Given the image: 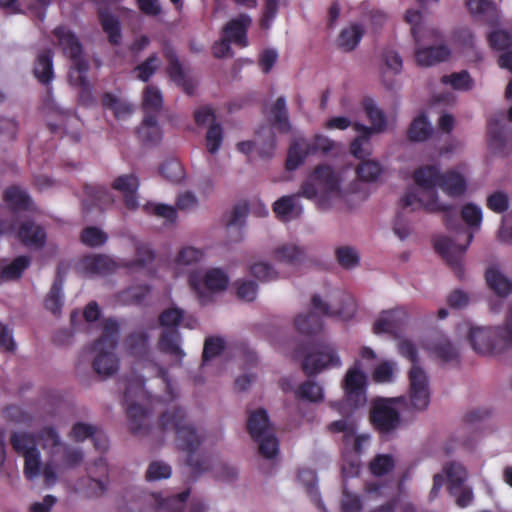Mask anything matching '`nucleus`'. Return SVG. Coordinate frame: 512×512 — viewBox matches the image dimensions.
Masks as SVG:
<instances>
[{
  "label": "nucleus",
  "mask_w": 512,
  "mask_h": 512,
  "mask_svg": "<svg viewBox=\"0 0 512 512\" xmlns=\"http://www.w3.org/2000/svg\"><path fill=\"white\" fill-rule=\"evenodd\" d=\"M415 184L423 191L426 199L418 196L414 189H409L400 199L402 208L412 207V210L423 208L427 212H444V223L447 229H456L458 225V211L439 202L435 190L439 187L450 197H458L466 191L465 178L456 171L441 173L436 165H425L413 172Z\"/></svg>",
  "instance_id": "f257e3e1"
},
{
  "label": "nucleus",
  "mask_w": 512,
  "mask_h": 512,
  "mask_svg": "<svg viewBox=\"0 0 512 512\" xmlns=\"http://www.w3.org/2000/svg\"><path fill=\"white\" fill-rule=\"evenodd\" d=\"M158 426L162 432H174L177 445L188 456L186 463L192 469L196 477L208 470L210 461L207 457H196L195 452L203 441V436L186 422V412L180 406H175L164 411L158 420Z\"/></svg>",
  "instance_id": "f03ea898"
},
{
  "label": "nucleus",
  "mask_w": 512,
  "mask_h": 512,
  "mask_svg": "<svg viewBox=\"0 0 512 512\" xmlns=\"http://www.w3.org/2000/svg\"><path fill=\"white\" fill-rule=\"evenodd\" d=\"M338 305H330L323 301L317 294L313 295L311 299L312 308L315 312L307 314H300L295 319L296 330L306 336H314L321 332L323 323L320 316L337 317L341 320H350L356 313V301L348 293L339 292L337 296Z\"/></svg>",
  "instance_id": "7ed1b4c3"
},
{
  "label": "nucleus",
  "mask_w": 512,
  "mask_h": 512,
  "mask_svg": "<svg viewBox=\"0 0 512 512\" xmlns=\"http://www.w3.org/2000/svg\"><path fill=\"white\" fill-rule=\"evenodd\" d=\"M63 54L73 62L69 72L72 85L81 89V97H91L92 87L87 78L88 62L83 57V47L78 37L66 26H58L53 30Z\"/></svg>",
  "instance_id": "20e7f679"
},
{
  "label": "nucleus",
  "mask_w": 512,
  "mask_h": 512,
  "mask_svg": "<svg viewBox=\"0 0 512 512\" xmlns=\"http://www.w3.org/2000/svg\"><path fill=\"white\" fill-rule=\"evenodd\" d=\"M189 495V489L164 496L162 493H146L134 487L125 492L124 503L119 504V509L121 512H146L147 505L153 504L157 512H182Z\"/></svg>",
  "instance_id": "39448f33"
},
{
  "label": "nucleus",
  "mask_w": 512,
  "mask_h": 512,
  "mask_svg": "<svg viewBox=\"0 0 512 512\" xmlns=\"http://www.w3.org/2000/svg\"><path fill=\"white\" fill-rule=\"evenodd\" d=\"M119 333L120 325L115 318L104 320L102 334L92 346V351L96 353L93 368L97 374L110 376L117 372L119 359L115 354V349Z\"/></svg>",
  "instance_id": "423d86ee"
},
{
  "label": "nucleus",
  "mask_w": 512,
  "mask_h": 512,
  "mask_svg": "<svg viewBox=\"0 0 512 512\" xmlns=\"http://www.w3.org/2000/svg\"><path fill=\"white\" fill-rule=\"evenodd\" d=\"M362 107L371 127L361 123H355L353 128L359 135L350 144V153L357 159H365L371 154L370 138L373 132H383L387 127V118L385 113L377 107L374 100L370 97L364 98Z\"/></svg>",
  "instance_id": "0eeeda50"
},
{
  "label": "nucleus",
  "mask_w": 512,
  "mask_h": 512,
  "mask_svg": "<svg viewBox=\"0 0 512 512\" xmlns=\"http://www.w3.org/2000/svg\"><path fill=\"white\" fill-rule=\"evenodd\" d=\"M295 357L303 358L301 367L308 377L315 376L325 369L341 366V359L333 345L314 344L312 340L298 345Z\"/></svg>",
  "instance_id": "6e6552de"
},
{
  "label": "nucleus",
  "mask_w": 512,
  "mask_h": 512,
  "mask_svg": "<svg viewBox=\"0 0 512 512\" xmlns=\"http://www.w3.org/2000/svg\"><path fill=\"white\" fill-rule=\"evenodd\" d=\"M324 197L340 194V180L335 171L329 165H318L314 168L309 178L302 183L300 191L296 195L307 199H315L318 193Z\"/></svg>",
  "instance_id": "1a4fd4ad"
},
{
  "label": "nucleus",
  "mask_w": 512,
  "mask_h": 512,
  "mask_svg": "<svg viewBox=\"0 0 512 512\" xmlns=\"http://www.w3.org/2000/svg\"><path fill=\"white\" fill-rule=\"evenodd\" d=\"M393 399H376L371 407L370 422L380 434H389L401 424L399 411L393 406Z\"/></svg>",
  "instance_id": "9d476101"
},
{
  "label": "nucleus",
  "mask_w": 512,
  "mask_h": 512,
  "mask_svg": "<svg viewBox=\"0 0 512 512\" xmlns=\"http://www.w3.org/2000/svg\"><path fill=\"white\" fill-rule=\"evenodd\" d=\"M472 239V233L467 234V242L465 245L457 244L446 236H438L434 239L435 251L445 260L459 279L464 275L462 258L472 242Z\"/></svg>",
  "instance_id": "9b49d317"
},
{
  "label": "nucleus",
  "mask_w": 512,
  "mask_h": 512,
  "mask_svg": "<svg viewBox=\"0 0 512 512\" xmlns=\"http://www.w3.org/2000/svg\"><path fill=\"white\" fill-rule=\"evenodd\" d=\"M505 114L499 112L488 121V145L493 153L507 156L512 151V130L505 125Z\"/></svg>",
  "instance_id": "f8f14e48"
},
{
  "label": "nucleus",
  "mask_w": 512,
  "mask_h": 512,
  "mask_svg": "<svg viewBox=\"0 0 512 512\" xmlns=\"http://www.w3.org/2000/svg\"><path fill=\"white\" fill-rule=\"evenodd\" d=\"M367 377L358 367L350 368L343 381L345 404L352 410L365 405Z\"/></svg>",
  "instance_id": "ddd939ff"
},
{
  "label": "nucleus",
  "mask_w": 512,
  "mask_h": 512,
  "mask_svg": "<svg viewBox=\"0 0 512 512\" xmlns=\"http://www.w3.org/2000/svg\"><path fill=\"white\" fill-rule=\"evenodd\" d=\"M410 402L414 409L425 410L430 403L429 381L420 366L411 367L409 371Z\"/></svg>",
  "instance_id": "4468645a"
},
{
  "label": "nucleus",
  "mask_w": 512,
  "mask_h": 512,
  "mask_svg": "<svg viewBox=\"0 0 512 512\" xmlns=\"http://www.w3.org/2000/svg\"><path fill=\"white\" fill-rule=\"evenodd\" d=\"M408 314L403 308H396L384 311L380 318L374 323L373 332L375 334L388 333L398 338L406 326Z\"/></svg>",
  "instance_id": "2eb2a0df"
},
{
  "label": "nucleus",
  "mask_w": 512,
  "mask_h": 512,
  "mask_svg": "<svg viewBox=\"0 0 512 512\" xmlns=\"http://www.w3.org/2000/svg\"><path fill=\"white\" fill-rule=\"evenodd\" d=\"M252 25V18L245 13L230 19L222 28V35L240 48L249 45L248 30Z\"/></svg>",
  "instance_id": "dca6fc26"
},
{
  "label": "nucleus",
  "mask_w": 512,
  "mask_h": 512,
  "mask_svg": "<svg viewBox=\"0 0 512 512\" xmlns=\"http://www.w3.org/2000/svg\"><path fill=\"white\" fill-rule=\"evenodd\" d=\"M132 388L133 385L128 384L123 395V401L127 405L126 413L129 421L130 432L137 436L146 435L149 432V428L144 425V422L148 417V411L137 403H129Z\"/></svg>",
  "instance_id": "f3484780"
},
{
  "label": "nucleus",
  "mask_w": 512,
  "mask_h": 512,
  "mask_svg": "<svg viewBox=\"0 0 512 512\" xmlns=\"http://www.w3.org/2000/svg\"><path fill=\"white\" fill-rule=\"evenodd\" d=\"M16 236L24 246L32 249H42L47 240L44 227L33 220L22 222L17 229Z\"/></svg>",
  "instance_id": "a211bd4d"
},
{
  "label": "nucleus",
  "mask_w": 512,
  "mask_h": 512,
  "mask_svg": "<svg viewBox=\"0 0 512 512\" xmlns=\"http://www.w3.org/2000/svg\"><path fill=\"white\" fill-rule=\"evenodd\" d=\"M89 474L88 495L102 496L107 491L108 466L103 457H99L87 468Z\"/></svg>",
  "instance_id": "6ab92c4d"
},
{
  "label": "nucleus",
  "mask_w": 512,
  "mask_h": 512,
  "mask_svg": "<svg viewBox=\"0 0 512 512\" xmlns=\"http://www.w3.org/2000/svg\"><path fill=\"white\" fill-rule=\"evenodd\" d=\"M424 38L415 43V59L419 66H432L443 62L450 56V50L446 45H424Z\"/></svg>",
  "instance_id": "aec40b11"
},
{
  "label": "nucleus",
  "mask_w": 512,
  "mask_h": 512,
  "mask_svg": "<svg viewBox=\"0 0 512 512\" xmlns=\"http://www.w3.org/2000/svg\"><path fill=\"white\" fill-rule=\"evenodd\" d=\"M112 188L123 193L125 207L129 210L138 208L137 191L139 179L134 174L121 175L112 183Z\"/></svg>",
  "instance_id": "412c9836"
},
{
  "label": "nucleus",
  "mask_w": 512,
  "mask_h": 512,
  "mask_svg": "<svg viewBox=\"0 0 512 512\" xmlns=\"http://www.w3.org/2000/svg\"><path fill=\"white\" fill-rule=\"evenodd\" d=\"M84 194L86 199L83 201V206L87 211L93 207L104 210L114 203L113 194L105 186L86 184Z\"/></svg>",
  "instance_id": "4be33fe9"
},
{
  "label": "nucleus",
  "mask_w": 512,
  "mask_h": 512,
  "mask_svg": "<svg viewBox=\"0 0 512 512\" xmlns=\"http://www.w3.org/2000/svg\"><path fill=\"white\" fill-rule=\"evenodd\" d=\"M84 270L91 274L108 275L114 273L122 263L118 264L113 258L104 254L86 256L82 260Z\"/></svg>",
  "instance_id": "5701e85b"
},
{
  "label": "nucleus",
  "mask_w": 512,
  "mask_h": 512,
  "mask_svg": "<svg viewBox=\"0 0 512 512\" xmlns=\"http://www.w3.org/2000/svg\"><path fill=\"white\" fill-rule=\"evenodd\" d=\"M469 342L475 352L481 355H496L492 327L471 328Z\"/></svg>",
  "instance_id": "b1692460"
},
{
  "label": "nucleus",
  "mask_w": 512,
  "mask_h": 512,
  "mask_svg": "<svg viewBox=\"0 0 512 512\" xmlns=\"http://www.w3.org/2000/svg\"><path fill=\"white\" fill-rule=\"evenodd\" d=\"M139 140L148 146L158 145L163 137L162 129L158 124L156 115L144 116L140 126L136 130Z\"/></svg>",
  "instance_id": "393cba45"
},
{
  "label": "nucleus",
  "mask_w": 512,
  "mask_h": 512,
  "mask_svg": "<svg viewBox=\"0 0 512 512\" xmlns=\"http://www.w3.org/2000/svg\"><path fill=\"white\" fill-rule=\"evenodd\" d=\"M33 74L43 85H49L54 79L53 52L50 49L41 51L35 60Z\"/></svg>",
  "instance_id": "a878e982"
},
{
  "label": "nucleus",
  "mask_w": 512,
  "mask_h": 512,
  "mask_svg": "<svg viewBox=\"0 0 512 512\" xmlns=\"http://www.w3.org/2000/svg\"><path fill=\"white\" fill-rule=\"evenodd\" d=\"M495 354H501L512 348V306L502 325L492 327Z\"/></svg>",
  "instance_id": "bb28decb"
},
{
  "label": "nucleus",
  "mask_w": 512,
  "mask_h": 512,
  "mask_svg": "<svg viewBox=\"0 0 512 512\" xmlns=\"http://www.w3.org/2000/svg\"><path fill=\"white\" fill-rule=\"evenodd\" d=\"M98 20L103 31L108 36L109 43L113 46L119 45L122 39V32L118 17L108 9H100L98 11Z\"/></svg>",
  "instance_id": "cd10ccee"
},
{
  "label": "nucleus",
  "mask_w": 512,
  "mask_h": 512,
  "mask_svg": "<svg viewBox=\"0 0 512 512\" xmlns=\"http://www.w3.org/2000/svg\"><path fill=\"white\" fill-rule=\"evenodd\" d=\"M63 273L62 265L60 264L57 267V274L54 282L44 301L45 308L54 315L59 314L63 306Z\"/></svg>",
  "instance_id": "c85d7f7f"
},
{
  "label": "nucleus",
  "mask_w": 512,
  "mask_h": 512,
  "mask_svg": "<svg viewBox=\"0 0 512 512\" xmlns=\"http://www.w3.org/2000/svg\"><path fill=\"white\" fill-rule=\"evenodd\" d=\"M180 342L181 335L178 329H164L160 336L158 346L161 352L169 354L181 361L185 353L180 346Z\"/></svg>",
  "instance_id": "c756f323"
},
{
  "label": "nucleus",
  "mask_w": 512,
  "mask_h": 512,
  "mask_svg": "<svg viewBox=\"0 0 512 512\" xmlns=\"http://www.w3.org/2000/svg\"><path fill=\"white\" fill-rule=\"evenodd\" d=\"M423 15L418 10H407L405 13V21L411 25V34L414 38L415 43H418L426 37L433 38V40H437L439 34L434 29H427L423 26L422 23Z\"/></svg>",
  "instance_id": "7c9ffc66"
},
{
  "label": "nucleus",
  "mask_w": 512,
  "mask_h": 512,
  "mask_svg": "<svg viewBox=\"0 0 512 512\" xmlns=\"http://www.w3.org/2000/svg\"><path fill=\"white\" fill-rule=\"evenodd\" d=\"M3 198L14 212L30 211L33 208V202L29 194L18 186L8 187L4 191Z\"/></svg>",
  "instance_id": "2f4dec72"
},
{
  "label": "nucleus",
  "mask_w": 512,
  "mask_h": 512,
  "mask_svg": "<svg viewBox=\"0 0 512 512\" xmlns=\"http://www.w3.org/2000/svg\"><path fill=\"white\" fill-rule=\"evenodd\" d=\"M485 279L488 287L501 298H506L512 292V281L495 267L487 269Z\"/></svg>",
  "instance_id": "473e14b6"
},
{
  "label": "nucleus",
  "mask_w": 512,
  "mask_h": 512,
  "mask_svg": "<svg viewBox=\"0 0 512 512\" xmlns=\"http://www.w3.org/2000/svg\"><path fill=\"white\" fill-rule=\"evenodd\" d=\"M270 122L281 133H289L291 124L288 117L286 99L280 96L270 108Z\"/></svg>",
  "instance_id": "72a5a7b5"
},
{
  "label": "nucleus",
  "mask_w": 512,
  "mask_h": 512,
  "mask_svg": "<svg viewBox=\"0 0 512 512\" xmlns=\"http://www.w3.org/2000/svg\"><path fill=\"white\" fill-rule=\"evenodd\" d=\"M433 133V127L425 113H421L413 119L407 130V138L411 142H424Z\"/></svg>",
  "instance_id": "f704fd0d"
},
{
  "label": "nucleus",
  "mask_w": 512,
  "mask_h": 512,
  "mask_svg": "<svg viewBox=\"0 0 512 512\" xmlns=\"http://www.w3.org/2000/svg\"><path fill=\"white\" fill-rule=\"evenodd\" d=\"M104 109L110 110L116 119H124L133 112V106L111 92H105L101 97Z\"/></svg>",
  "instance_id": "c9c22d12"
},
{
  "label": "nucleus",
  "mask_w": 512,
  "mask_h": 512,
  "mask_svg": "<svg viewBox=\"0 0 512 512\" xmlns=\"http://www.w3.org/2000/svg\"><path fill=\"white\" fill-rule=\"evenodd\" d=\"M310 153V143L305 141H294L288 149L285 168L288 171L296 170L300 165L304 163L306 157Z\"/></svg>",
  "instance_id": "e433bc0d"
},
{
  "label": "nucleus",
  "mask_w": 512,
  "mask_h": 512,
  "mask_svg": "<svg viewBox=\"0 0 512 512\" xmlns=\"http://www.w3.org/2000/svg\"><path fill=\"white\" fill-rule=\"evenodd\" d=\"M247 430L252 439H257L271 431L266 410L260 408L251 412L247 421Z\"/></svg>",
  "instance_id": "4c0bfd02"
},
{
  "label": "nucleus",
  "mask_w": 512,
  "mask_h": 512,
  "mask_svg": "<svg viewBox=\"0 0 512 512\" xmlns=\"http://www.w3.org/2000/svg\"><path fill=\"white\" fill-rule=\"evenodd\" d=\"M163 107V97L159 89L149 85L143 92L142 109L144 116L156 115L158 117Z\"/></svg>",
  "instance_id": "58836bf2"
},
{
  "label": "nucleus",
  "mask_w": 512,
  "mask_h": 512,
  "mask_svg": "<svg viewBox=\"0 0 512 512\" xmlns=\"http://www.w3.org/2000/svg\"><path fill=\"white\" fill-rule=\"evenodd\" d=\"M296 195L282 196L273 204V212L281 221H288L294 214L298 217L301 214V207H296Z\"/></svg>",
  "instance_id": "ea45409f"
},
{
  "label": "nucleus",
  "mask_w": 512,
  "mask_h": 512,
  "mask_svg": "<svg viewBox=\"0 0 512 512\" xmlns=\"http://www.w3.org/2000/svg\"><path fill=\"white\" fill-rule=\"evenodd\" d=\"M274 258L279 262L295 266L304 260L305 251L297 245L285 244L274 250Z\"/></svg>",
  "instance_id": "a19ab883"
},
{
  "label": "nucleus",
  "mask_w": 512,
  "mask_h": 512,
  "mask_svg": "<svg viewBox=\"0 0 512 512\" xmlns=\"http://www.w3.org/2000/svg\"><path fill=\"white\" fill-rule=\"evenodd\" d=\"M149 335L147 332H133L126 338V345L130 354L138 358H145L149 353Z\"/></svg>",
  "instance_id": "79ce46f5"
},
{
  "label": "nucleus",
  "mask_w": 512,
  "mask_h": 512,
  "mask_svg": "<svg viewBox=\"0 0 512 512\" xmlns=\"http://www.w3.org/2000/svg\"><path fill=\"white\" fill-rule=\"evenodd\" d=\"M364 30L360 24H353L342 29L338 37V45L344 51L354 50L361 41Z\"/></svg>",
  "instance_id": "37998d69"
},
{
  "label": "nucleus",
  "mask_w": 512,
  "mask_h": 512,
  "mask_svg": "<svg viewBox=\"0 0 512 512\" xmlns=\"http://www.w3.org/2000/svg\"><path fill=\"white\" fill-rule=\"evenodd\" d=\"M168 73L171 80L178 86L182 87L187 95L191 96L194 94L195 85L191 79L187 78L177 58L170 61Z\"/></svg>",
  "instance_id": "c03bdc74"
},
{
  "label": "nucleus",
  "mask_w": 512,
  "mask_h": 512,
  "mask_svg": "<svg viewBox=\"0 0 512 512\" xmlns=\"http://www.w3.org/2000/svg\"><path fill=\"white\" fill-rule=\"evenodd\" d=\"M10 443L13 450L21 455L28 454L32 449H38L37 437L33 433L13 432L10 436Z\"/></svg>",
  "instance_id": "a18cd8bd"
},
{
  "label": "nucleus",
  "mask_w": 512,
  "mask_h": 512,
  "mask_svg": "<svg viewBox=\"0 0 512 512\" xmlns=\"http://www.w3.org/2000/svg\"><path fill=\"white\" fill-rule=\"evenodd\" d=\"M151 287L147 284L130 286L118 294L121 302L127 305H140L148 296Z\"/></svg>",
  "instance_id": "49530a36"
},
{
  "label": "nucleus",
  "mask_w": 512,
  "mask_h": 512,
  "mask_svg": "<svg viewBox=\"0 0 512 512\" xmlns=\"http://www.w3.org/2000/svg\"><path fill=\"white\" fill-rule=\"evenodd\" d=\"M31 258L26 255L16 257L10 264L4 266L0 270V278L2 280H17L23 272L29 267Z\"/></svg>",
  "instance_id": "de8ad7c7"
},
{
  "label": "nucleus",
  "mask_w": 512,
  "mask_h": 512,
  "mask_svg": "<svg viewBox=\"0 0 512 512\" xmlns=\"http://www.w3.org/2000/svg\"><path fill=\"white\" fill-rule=\"evenodd\" d=\"M395 461L393 456L389 454H377L369 462V471L375 477H382L393 471Z\"/></svg>",
  "instance_id": "09e8293b"
},
{
  "label": "nucleus",
  "mask_w": 512,
  "mask_h": 512,
  "mask_svg": "<svg viewBox=\"0 0 512 512\" xmlns=\"http://www.w3.org/2000/svg\"><path fill=\"white\" fill-rule=\"evenodd\" d=\"M295 397L299 400L319 402L324 398L323 389L313 381H305L295 391Z\"/></svg>",
  "instance_id": "8fccbe9b"
},
{
  "label": "nucleus",
  "mask_w": 512,
  "mask_h": 512,
  "mask_svg": "<svg viewBox=\"0 0 512 512\" xmlns=\"http://www.w3.org/2000/svg\"><path fill=\"white\" fill-rule=\"evenodd\" d=\"M447 479L449 481L450 494L456 495V492L462 487L466 478V472L462 465L451 462L445 467Z\"/></svg>",
  "instance_id": "3c124183"
},
{
  "label": "nucleus",
  "mask_w": 512,
  "mask_h": 512,
  "mask_svg": "<svg viewBox=\"0 0 512 512\" xmlns=\"http://www.w3.org/2000/svg\"><path fill=\"white\" fill-rule=\"evenodd\" d=\"M259 444V453L267 459L274 458L279 452V443L272 431H269L257 439H253Z\"/></svg>",
  "instance_id": "603ef678"
},
{
  "label": "nucleus",
  "mask_w": 512,
  "mask_h": 512,
  "mask_svg": "<svg viewBox=\"0 0 512 512\" xmlns=\"http://www.w3.org/2000/svg\"><path fill=\"white\" fill-rule=\"evenodd\" d=\"M154 258L155 253L147 244H139L136 246V259L122 262V266L128 269L145 267L152 263Z\"/></svg>",
  "instance_id": "864d4df0"
},
{
  "label": "nucleus",
  "mask_w": 512,
  "mask_h": 512,
  "mask_svg": "<svg viewBox=\"0 0 512 512\" xmlns=\"http://www.w3.org/2000/svg\"><path fill=\"white\" fill-rule=\"evenodd\" d=\"M228 282V276L219 268L210 269L204 277V285L210 291H222Z\"/></svg>",
  "instance_id": "5fc2aeb1"
},
{
  "label": "nucleus",
  "mask_w": 512,
  "mask_h": 512,
  "mask_svg": "<svg viewBox=\"0 0 512 512\" xmlns=\"http://www.w3.org/2000/svg\"><path fill=\"white\" fill-rule=\"evenodd\" d=\"M107 239V234L94 226L84 228L80 235L81 242L91 248L104 245L107 242Z\"/></svg>",
  "instance_id": "6e6d98bb"
},
{
  "label": "nucleus",
  "mask_w": 512,
  "mask_h": 512,
  "mask_svg": "<svg viewBox=\"0 0 512 512\" xmlns=\"http://www.w3.org/2000/svg\"><path fill=\"white\" fill-rule=\"evenodd\" d=\"M489 46L496 51H508L512 47V35L506 30L497 29L488 34Z\"/></svg>",
  "instance_id": "4d7b16f0"
},
{
  "label": "nucleus",
  "mask_w": 512,
  "mask_h": 512,
  "mask_svg": "<svg viewBox=\"0 0 512 512\" xmlns=\"http://www.w3.org/2000/svg\"><path fill=\"white\" fill-rule=\"evenodd\" d=\"M160 174L170 182L178 183L184 178L182 164L176 159L166 160L160 166Z\"/></svg>",
  "instance_id": "13d9d810"
},
{
  "label": "nucleus",
  "mask_w": 512,
  "mask_h": 512,
  "mask_svg": "<svg viewBox=\"0 0 512 512\" xmlns=\"http://www.w3.org/2000/svg\"><path fill=\"white\" fill-rule=\"evenodd\" d=\"M433 351L443 362H458L459 360L457 348L447 339H441L435 343Z\"/></svg>",
  "instance_id": "bf43d9fd"
},
{
  "label": "nucleus",
  "mask_w": 512,
  "mask_h": 512,
  "mask_svg": "<svg viewBox=\"0 0 512 512\" xmlns=\"http://www.w3.org/2000/svg\"><path fill=\"white\" fill-rule=\"evenodd\" d=\"M336 259L341 267L351 269L359 264L360 257L358 252L350 246L338 247L335 251Z\"/></svg>",
  "instance_id": "052dcab7"
},
{
  "label": "nucleus",
  "mask_w": 512,
  "mask_h": 512,
  "mask_svg": "<svg viewBox=\"0 0 512 512\" xmlns=\"http://www.w3.org/2000/svg\"><path fill=\"white\" fill-rule=\"evenodd\" d=\"M443 84H450L457 90H469L472 88L473 81L469 73L465 70L461 72H454L450 75H444L441 78Z\"/></svg>",
  "instance_id": "680f3d73"
},
{
  "label": "nucleus",
  "mask_w": 512,
  "mask_h": 512,
  "mask_svg": "<svg viewBox=\"0 0 512 512\" xmlns=\"http://www.w3.org/2000/svg\"><path fill=\"white\" fill-rule=\"evenodd\" d=\"M23 457L25 477L29 480H32L39 476L41 468L40 451L38 449H32L31 452L23 455Z\"/></svg>",
  "instance_id": "e2e57ef3"
},
{
  "label": "nucleus",
  "mask_w": 512,
  "mask_h": 512,
  "mask_svg": "<svg viewBox=\"0 0 512 512\" xmlns=\"http://www.w3.org/2000/svg\"><path fill=\"white\" fill-rule=\"evenodd\" d=\"M160 60L156 53L150 55L144 62L138 64L135 67L137 71V78L143 82L149 81V79L155 74L159 68Z\"/></svg>",
  "instance_id": "0e129e2a"
},
{
  "label": "nucleus",
  "mask_w": 512,
  "mask_h": 512,
  "mask_svg": "<svg viewBox=\"0 0 512 512\" xmlns=\"http://www.w3.org/2000/svg\"><path fill=\"white\" fill-rule=\"evenodd\" d=\"M382 169L378 162L367 160L363 161L356 170L357 177L366 182L375 181L380 175Z\"/></svg>",
  "instance_id": "69168bd1"
},
{
  "label": "nucleus",
  "mask_w": 512,
  "mask_h": 512,
  "mask_svg": "<svg viewBox=\"0 0 512 512\" xmlns=\"http://www.w3.org/2000/svg\"><path fill=\"white\" fill-rule=\"evenodd\" d=\"M460 216L469 227L478 228L482 222V210L473 203L465 204L461 209Z\"/></svg>",
  "instance_id": "338daca9"
},
{
  "label": "nucleus",
  "mask_w": 512,
  "mask_h": 512,
  "mask_svg": "<svg viewBox=\"0 0 512 512\" xmlns=\"http://www.w3.org/2000/svg\"><path fill=\"white\" fill-rule=\"evenodd\" d=\"M184 316L179 308H168L159 315V324L165 329H177Z\"/></svg>",
  "instance_id": "774afa93"
}]
</instances>
